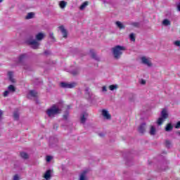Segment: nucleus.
Instances as JSON below:
<instances>
[{"mask_svg": "<svg viewBox=\"0 0 180 180\" xmlns=\"http://www.w3.org/2000/svg\"><path fill=\"white\" fill-rule=\"evenodd\" d=\"M126 51V47L122 46L120 45L115 46L112 49V54L114 56V58L116 60H119L120 57H122V54H123V51Z\"/></svg>", "mask_w": 180, "mask_h": 180, "instance_id": "f257e3e1", "label": "nucleus"}, {"mask_svg": "<svg viewBox=\"0 0 180 180\" xmlns=\"http://www.w3.org/2000/svg\"><path fill=\"white\" fill-rule=\"evenodd\" d=\"M46 113L49 117H54V115L60 113V109L56 105H53L50 109L46 110Z\"/></svg>", "mask_w": 180, "mask_h": 180, "instance_id": "f03ea898", "label": "nucleus"}, {"mask_svg": "<svg viewBox=\"0 0 180 180\" xmlns=\"http://www.w3.org/2000/svg\"><path fill=\"white\" fill-rule=\"evenodd\" d=\"M166 119H168V112H167V109L164 108L161 112V117H159L158 120V124L161 126Z\"/></svg>", "mask_w": 180, "mask_h": 180, "instance_id": "7ed1b4c3", "label": "nucleus"}, {"mask_svg": "<svg viewBox=\"0 0 180 180\" xmlns=\"http://www.w3.org/2000/svg\"><path fill=\"white\" fill-rule=\"evenodd\" d=\"M28 44L32 46V48L34 49V50L39 49V46H40V44L36 40L28 41Z\"/></svg>", "mask_w": 180, "mask_h": 180, "instance_id": "20e7f679", "label": "nucleus"}, {"mask_svg": "<svg viewBox=\"0 0 180 180\" xmlns=\"http://www.w3.org/2000/svg\"><path fill=\"white\" fill-rule=\"evenodd\" d=\"M61 88H67V89H72L75 88V83H66V82H60Z\"/></svg>", "mask_w": 180, "mask_h": 180, "instance_id": "39448f33", "label": "nucleus"}, {"mask_svg": "<svg viewBox=\"0 0 180 180\" xmlns=\"http://www.w3.org/2000/svg\"><path fill=\"white\" fill-rule=\"evenodd\" d=\"M102 115L105 117L107 120H110L112 119V115L109 113V111L106 110H102Z\"/></svg>", "mask_w": 180, "mask_h": 180, "instance_id": "423d86ee", "label": "nucleus"}, {"mask_svg": "<svg viewBox=\"0 0 180 180\" xmlns=\"http://www.w3.org/2000/svg\"><path fill=\"white\" fill-rule=\"evenodd\" d=\"M138 131L141 133V134L146 133V123H143L139 127Z\"/></svg>", "mask_w": 180, "mask_h": 180, "instance_id": "0eeeda50", "label": "nucleus"}, {"mask_svg": "<svg viewBox=\"0 0 180 180\" xmlns=\"http://www.w3.org/2000/svg\"><path fill=\"white\" fill-rule=\"evenodd\" d=\"M59 29H60L61 33L63 34V37L65 39H66V37L68 36V32H67V30H65V28H64V27L63 25L60 26Z\"/></svg>", "mask_w": 180, "mask_h": 180, "instance_id": "6e6552de", "label": "nucleus"}, {"mask_svg": "<svg viewBox=\"0 0 180 180\" xmlns=\"http://www.w3.org/2000/svg\"><path fill=\"white\" fill-rule=\"evenodd\" d=\"M141 61H142L143 64L148 65V67H151V62H150V60H148V59H147V58H146V56H143L141 58Z\"/></svg>", "mask_w": 180, "mask_h": 180, "instance_id": "1a4fd4ad", "label": "nucleus"}, {"mask_svg": "<svg viewBox=\"0 0 180 180\" xmlns=\"http://www.w3.org/2000/svg\"><path fill=\"white\" fill-rule=\"evenodd\" d=\"M36 40H37V41H41V40L43 39H44V34L39 32L38 33L36 37H35Z\"/></svg>", "mask_w": 180, "mask_h": 180, "instance_id": "9d476101", "label": "nucleus"}, {"mask_svg": "<svg viewBox=\"0 0 180 180\" xmlns=\"http://www.w3.org/2000/svg\"><path fill=\"white\" fill-rule=\"evenodd\" d=\"M44 178H45L46 180L50 179V178H51V170H47L44 175Z\"/></svg>", "mask_w": 180, "mask_h": 180, "instance_id": "9b49d317", "label": "nucleus"}, {"mask_svg": "<svg viewBox=\"0 0 180 180\" xmlns=\"http://www.w3.org/2000/svg\"><path fill=\"white\" fill-rule=\"evenodd\" d=\"M8 75L11 82L15 83V81L13 79V72H8Z\"/></svg>", "mask_w": 180, "mask_h": 180, "instance_id": "f8f14e48", "label": "nucleus"}, {"mask_svg": "<svg viewBox=\"0 0 180 180\" xmlns=\"http://www.w3.org/2000/svg\"><path fill=\"white\" fill-rule=\"evenodd\" d=\"M174 129V127L172 126V124L169 123L167 124L166 127H165V131H171V130H172Z\"/></svg>", "mask_w": 180, "mask_h": 180, "instance_id": "ddd939ff", "label": "nucleus"}, {"mask_svg": "<svg viewBox=\"0 0 180 180\" xmlns=\"http://www.w3.org/2000/svg\"><path fill=\"white\" fill-rule=\"evenodd\" d=\"M86 171H84L81 174H80V177H79V180H86Z\"/></svg>", "mask_w": 180, "mask_h": 180, "instance_id": "4468645a", "label": "nucleus"}, {"mask_svg": "<svg viewBox=\"0 0 180 180\" xmlns=\"http://www.w3.org/2000/svg\"><path fill=\"white\" fill-rule=\"evenodd\" d=\"M20 155L21 158H23L24 160H27V158H29V155H27V153H26L25 152H21L20 153Z\"/></svg>", "mask_w": 180, "mask_h": 180, "instance_id": "2eb2a0df", "label": "nucleus"}, {"mask_svg": "<svg viewBox=\"0 0 180 180\" xmlns=\"http://www.w3.org/2000/svg\"><path fill=\"white\" fill-rule=\"evenodd\" d=\"M59 6H60V8H61L62 9H64V8H65V6H67V2L64 1H60Z\"/></svg>", "mask_w": 180, "mask_h": 180, "instance_id": "dca6fc26", "label": "nucleus"}, {"mask_svg": "<svg viewBox=\"0 0 180 180\" xmlns=\"http://www.w3.org/2000/svg\"><path fill=\"white\" fill-rule=\"evenodd\" d=\"M88 6V1H84L79 7L80 11L85 9Z\"/></svg>", "mask_w": 180, "mask_h": 180, "instance_id": "f3484780", "label": "nucleus"}, {"mask_svg": "<svg viewBox=\"0 0 180 180\" xmlns=\"http://www.w3.org/2000/svg\"><path fill=\"white\" fill-rule=\"evenodd\" d=\"M162 24L164 25V26H169L171 25V21H169L168 19H165L162 21Z\"/></svg>", "mask_w": 180, "mask_h": 180, "instance_id": "a211bd4d", "label": "nucleus"}, {"mask_svg": "<svg viewBox=\"0 0 180 180\" xmlns=\"http://www.w3.org/2000/svg\"><path fill=\"white\" fill-rule=\"evenodd\" d=\"M30 95L33 98H36L37 96V92L34 90L30 91Z\"/></svg>", "mask_w": 180, "mask_h": 180, "instance_id": "6ab92c4d", "label": "nucleus"}, {"mask_svg": "<svg viewBox=\"0 0 180 180\" xmlns=\"http://www.w3.org/2000/svg\"><path fill=\"white\" fill-rule=\"evenodd\" d=\"M90 53L91 54L92 58H94V60H99V58L96 57V53H95V52H94V50H91Z\"/></svg>", "mask_w": 180, "mask_h": 180, "instance_id": "aec40b11", "label": "nucleus"}, {"mask_svg": "<svg viewBox=\"0 0 180 180\" xmlns=\"http://www.w3.org/2000/svg\"><path fill=\"white\" fill-rule=\"evenodd\" d=\"M14 120H19V112L15 111L13 113Z\"/></svg>", "mask_w": 180, "mask_h": 180, "instance_id": "412c9836", "label": "nucleus"}, {"mask_svg": "<svg viewBox=\"0 0 180 180\" xmlns=\"http://www.w3.org/2000/svg\"><path fill=\"white\" fill-rule=\"evenodd\" d=\"M150 134L151 136H154V134H155V127H154V126L150 127Z\"/></svg>", "mask_w": 180, "mask_h": 180, "instance_id": "4be33fe9", "label": "nucleus"}, {"mask_svg": "<svg viewBox=\"0 0 180 180\" xmlns=\"http://www.w3.org/2000/svg\"><path fill=\"white\" fill-rule=\"evenodd\" d=\"M110 91H115V89H117V84H111L109 86Z\"/></svg>", "mask_w": 180, "mask_h": 180, "instance_id": "5701e85b", "label": "nucleus"}, {"mask_svg": "<svg viewBox=\"0 0 180 180\" xmlns=\"http://www.w3.org/2000/svg\"><path fill=\"white\" fill-rule=\"evenodd\" d=\"M34 16V13H29L27 16L25 17V19H32V18Z\"/></svg>", "mask_w": 180, "mask_h": 180, "instance_id": "b1692460", "label": "nucleus"}, {"mask_svg": "<svg viewBox=\"0 0 180 180\" xmlns=\"http://www.w3.org/2000/svg\"><path fill=\"white\" fill-rule=\"evenodd\" d=\"M116 25H117V27H119L120 29H124V25H123V24H122V22L120 21H117Z\"/></svg>", "mask_w": 180, "mask_h": 180, "instance_id": "393cba45", "label": "nucleus"}, {"mask_svg": "<svg viewBox=\"0 0 180 180\" xmlns=\"http://www.w3.org/2000/svg\"><path fill=\"white\" fill-rule=\"evenodd\" d=\"M8 91H10L11 92H15V91H16V89L15 88V86L10 85L8 86Z\"/></svg>", "mask_w": 180, "mask_h": 180, "instance_id": "a878e982", "label": "nucleus"}, {"mask_svg": "<svg viewBox=\"0 0 180 180\" xmlns=\"http://www.w3.org/2000/svg\"><path fill=\"white\" fill-rule=\"evenodd\" d=\"M131 25L134 27H140V22H134L131 23Z\"/></svg>", "mask_w": 180, "mask_h": 180, "instance_id": "bb28decb", "label": "nucleus"}, {"mask_svg": "<svg viewBox=\"0 0 180 180\" xmlns=\"http://www.w3.org/2000/svg\"><path fill=\"white\" fill-rule=\"evenodd\" d=\"M25 58H26V54L20 55L19 57V62L22 63V61H23V60H25Z\"/></svg>", "mask_w": 180, "mask_h": 180, "instance_id": "cd10ccee", "label": "nucleus"}, {"mask_svg": "<svg viewBox=\"0 0 180 180\" xmlns=\"http://www.w3.org/2000/svg\"><path fill=\"white\" fill-rule=\"evenodd\" d=\"M80 120H81V123H85V122L86 121V118H85V114H82L81 118H80Z\"/></svg>", "mask_w": 180, "mask_h": 180, "instance_id": "c85d7f7f", "label": "nucleus"}, {"mask_svg": "<svg viewBox=\"0 0 180 180\" xmlns=\"http://www.w3.org/2000/svg\"><path fill=\"white\" fill-rule=\"evenodd\" d=\"M165 147H167V148H169V147H171V141L169 140L165 141Z\"/></svg>", "mask_w": 180, "mask_h": 180, "instance_id": "c756f323", "label": "nucleus"}, {"mask_svg": "<svg viewBox=\"0 0 180 180\" xmlns=\"http://www.w3.org/2000/svg\"><path fill=\"white\" fill-rule=\"evenodd\" d=\"M129 38L131 39V41H136V37L134 36V34H130Z\"/></svg>", "mask_w": 180, "mask_h": 180, "instance_id": "7c9ffc66", "label": "nucleus"}, {"mask_svg": "<svg viewBox=\"0 0 180 180\" xmlns=\"http://www.w3.org/2000/svg\"><path fill=\"white\" fill-rule=\"evenodd\" d=\"M52 158H53L51 156H50V155L46 156V162H50L51 161Z\"/></svg>", "mask_w": 180, "mask_h": 180, "instance_id": "2f4dec72", "label": "nucleus"}, {"mask_svg": "<svg viewBox=\"0 0 180 180\" xmlns=\"http://www.w3.org/2000/svg\"><path fill=\"white\" fill-rule=\"evenodd\" d=\"M175 129H180V121L176 124Z\"/></svg>", "mask_w": 180, "mask_h": 180, "instance_id": "473e14b6", "label": "nucleus"}, {"mask_svg": "<svg viewBox=\"0 0 180 180\" xmlns=\"http://www.w3.org/2000/svg\"><path fill=\"white\" fill-rule=\"evenodd\" d=\"M8 95H9V91H5L4 92V96L6 97V96H8Z\"/></svg>", "mask_w": 180, "mask_h": 180, "instance_id": "72a5a7b5", "label": "nucleus"}, {"mask_svg": "<svg viewBox=\"0 0 180 180\" xmlns=\"http://www.w3.org/2000/svg\"><path fill=\"white\" fill-rule=\"evenodd\" d=\"M175 46H177L178 47H180V41H176L174 42Z\"/></svg>", "mask_w": 180, "mask_h": 180, "instance_id": "f704fd0d", "label": "nucleus"}, {"mask_svg": "<svg viewBox=\"0 0 180 180\" xmlns=\"http://www.w3.org/2000/svg\"><path fill=\"white\" fill-rule=\"evenodd\" d=\"M13 180H19V176L18 174H15L13 177Z\"/></svg>", "mask_w": 180, "mask_h": 180, "instance_id": "c9c22d12", "label": "nucleus"}, {"mask_svg": "<svg viewBox=\"0 0 180 180\" xmlns=\"http://www.w3.org/2000/svg\"><path fill=\"white\" fill-rule=\"evenodd\" d=\"M102 91L103 92H106L108 91V89H106V86H103Z\"/></svg>", "mask_w": 180, "mask_h": 180, "instance_id": "e433bc0d", "label": "nucleus"}, {"mask_svg": "<svg viewBox=\"0 0 180 180\" xmlns=\"http://www.w3.org/2000/svg\"><path fill=\"white\" fill-rule=\"evenodd\" d=\"M72 75H74V76L77 75L78 71H73V72H72Z\"/></svg>", "mask_w": 180, "mask_h": 180, "instance_id": "4c0bfd02", "label": "nucleus"}, {"mask_svg": "<svg viewBox=\"0 0 180 180\" xmlns=\"http://www.w3.org/2000/svg\"><path fill=\"white\" fill-rule=\"evenodd\" d=\"M4 115V112L2 110H0V120L2 119V115Z\"/></svg>", "mask_w": 180, "mask_h": 180, "instance_id": "58836bf2", "label": "nucleus"}, {"mask_svg": "<svg viewBox=\"0 0 180 180\" xmlns=\"http://www.w3.org/2000/svg\"><path fill=\"white\" fill-rule=\"evenodd\" d=\"M44 54L45 56H49V54H50V52L49 51H45Z\"/></svg>", "mask_w": 180, "mask_h": 180, "instance_id": "ea45409f", "label": "nucleus"}, {"mask_svg": "<svg viewBox=\"0 0 180 180\" xmlns=\"http://www.w3.org/2000/svg\"><path fill=\"white\" fill-rule=\"evenodd\" d=\"M53 129H55V130H57V129H58V124L53 125Z\"/></svg>", "mask_w": 180, "mask_h": 180, "instance_id": "a19ab883", "label": "nucleus"}, {"mask_svg": "<svg viewBox=\"0 0 180 180\" xmlns=\"http://www.w3.org/2000/svg\"><path fill=\"white\" fill-rule=\"evenodd\" d=\"M141 84L142 85H144V84H146V80L142 79L141 82Z\"/></svg>", "mask_w": 180, "mask_h": 180, "instance_id": "79ce46f5", "label": "nucleus"}, {"mask_svg": "<svg viewBox=\"0 0 180 180\" xmlns=\"http://www.w3.org/2000/svg\"><path fill=\"white\" fill-rule=\"evenodd\" d=\"M63 118L65 119V120H67V119L68 118V117L67 115H63Z\"/></svg>", "mask_w": 180, "mask_h": 180, "instance_id": "37998d69", "label": "nucleus"}, {"mask_svg": "<svg viewBox=\"0 0 180 180\" xmlns=\"http://www.w3.org/2000/svg\"><path fill=\"white\" fill-rule=\"evenodd\" d=\"M99 136H100L101 137H103L105 135H104L103 134H100Z\"/></svg>", "mask_w": 180, "mask_h": 180, "instance_id": "c03bdc74", "label": "nucleus"}, {"mask_svg": "<svg viewBox=\"0 0 180 180\" xmlns=\"http://www.w3.org/2000/svg\"><path fill=\"white\" fill-rule=\"evenodd\" d=\"M52 39H54V37L53 36V34L51 35Z\"/></svg>", "mask_w": 180, "mask_h": 180, "instance_id": "a18cd8bd", "label": "nucleus"}, {"mask_svg": "<svg viewBox=\"0 0 180 180\" xmlns=\"http://www.w3.org/2000/svg\"><path fill=\"white\" fill-rule=\"evenodd\" d=\"M4 0H0V4H1V2H2Z\"/></svg>", "mask_w": 180, "mask_h": 180, "instance_id": "49530a36", "label": "nucleus"}]
</instances>
